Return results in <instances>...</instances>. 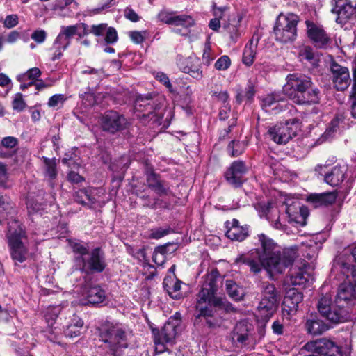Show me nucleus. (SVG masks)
<instances>
[{"mask_svg": "<svg viewBox=\"0 0 356 356\" xmlns=\"http://www.w3.org/2000/svg\"><path fill=\"white\" fill-rule=\"evenodd\" d=\"M257 239L258 247L238 255L234 260V264H245L254 274L259 273L264 268L273 275L284 273L297 256L296 250L281 249L264 234H258Z\"/></svg>", "mask_w": 356, "mask_h": 356, "instance_id": "f257e3e1", "label": "nucleus"}, {"mask_svg": "<svg viewBox=\"0 0 356 356\" xmlns=\"http://www.w3.org/2000/svg\"><path fill=\"white\" fill-rule=\"evenodd\" d=\"M341 272L346 280L339 286L335 302H332L330 294L326 293L320 298L317 305L319 313L333 323L346 320V309L340 302L356 298V268H350L343 264L341 266Z\"/></svg>", "mask_w": 356, "mask_h": 356, "instance_id": "f03ea898", "label": "nucleus"}, {"mask_svg": "<svg viewBox=\"0 0 356 356\" xmlns=\"http://www.w3.org/2000/svg\"><path fill=\"white\" fill-rule=\"evenodd\" d=\"M98 336L109 356H124L130 344L131 332L122 323L106 321L98 328Z\"/></svg>", "mask_w": 356, "mask_h": 356, "instance_id": "7ed1b4c3", "label": "nucleus"}, {"mask_svg": "<svg viewBox=\"0 0 356 356\" xmlns=\"http://www.w3.org/2000/svg\"><path fill=\"white\" fill-rule=\"evenodd\" d=\"M284 94L297 104H312L319 102V90L312 88L310 77L298 73L289 74L283 87Z\"/></svg>", "mask_w": 356, "mask_h": 356, "instance_id": "20e7f679", "label": "nucleus"}, {"mask_svg": "<svg viewBox=\"0 0 356 356\" xmlns=\"http://www.w3.org/2000/svg\"><path fill=\"white\" fill-rule=\"evenodd\" d=\"M217 290L216 280L213 277L208 278L203 284L196 303L200 316L213 317L218 310L227 311L230 309L231 305L225 298L215 296Z\"/></svg>", "mask_w": 356, "mask_h": 356, "instance_id": "39448f33", "label": "nucleus"}, {"mask_svg": "<svg viewBox=\"0 0 356 356\" xmlns=\"http://www.w3.org/2000/svg\"><path fill=\"white\" fill-rule=\"evenodd\" d=\"M6 236L12 259L19 263L26 261L31 254L25 229L19 221L13 219L8 222Z\"/></svg>", "mask_w": 356, "mask_h": 356, "instance_id": "423d86ee", "label": "nucleus"}, {"mask_svg": "<svg viewBox=\"0 0 356 356\" xmlns=\"http://www.w3.org/2000/svg\"><path fill=\"white\" fill-rule=\"evenodd\" d=\"M298 16L293 13L280 14L276 19L273 32L276 40L287 43L296 38Z\"/></svg>", "mask_w": 356, "mask_h": 356, "instance_id": "0eeeda50", "label": "nucleus"}, {"mask_svg": "<svg viewBox=\"0 0 356 356\" xmlns=\"http://www.w3.org/2000/svg\"><path fill=\"white\" fill-rule=\"evenodd\" d=\"M261 300L258 306L259 316L263 321H268L278 306V292L274 284L263 282L261 285Z\"/></svg>", "mask_w": 356, "mask_h": 356, "instance_id": "6e6552de", "label": "nucleus"}, {"mask_svg": "<svg viewBox=\"0 0 356 356\" xmlns=\"http://www.w3.org/2000/svg\"><path fill=\"white\" fill-rule=\"evenodd\" d=\"M331 161H327L324 164H318L315 167V172L323 177L324 181L332 186H340L347 178L348 166L337 164L330 168Z\"/></svg>", "mask_w": 356, "mask_h": 356, "instance_id": "1a4fd4ad", "label": "nucleus"}, {"mask_svg": "<svg viewBox=\"0 0 356 356\" xmlns=\"http://www.w3.org/2000/svg\"><path fill=\"white\" fill-rule=\"evenodd\" d=\"M75 262L86 274L102 273L106 266L104 254L99 248L93 249L86 257H75Z\"/></svg>", "mask_w": 356, "mask_h": 356, "instance_id": "9d476101", "label": "nucleus"}, {"mask_svg": "<svg viewBox=\"0 0 356 356\" xmlns=\"http://www.w3.org/2000/svg\"><path fill=\"white\" fill-rule=\"evenodd\" d=\"M314 266L305 261L296 265L290 270L289 282L295 286L306 287L313 280Z\"/></svg>", "mask_w": 356, "mask_h": 356, "instance_id": "9b49d317", "label": "nucleus"}, {"mask_svg": "<svg viewBox=\"0 0 356 356\" xmlns=\"http://www.w3.org/2000/svg\"><path fill=\"white\" fill-rule=\"evenodd\" d=\"M304 348L316 353L315 356H341V349L333 341L325 338L307 342Z\"/></svg>", "mask_w": 356, "mask_h": 356, "instance_id": "f8f14e48", "label": "nucleus"}, {"mask_svg": "<svg viewBox=\"0 0 356 356\" xmlns=\"http://www.w3.org/2000/svg\"><path fill=\"white\" fill-rule=\"evenodd\" d=\"M303 294L296 289H289L284 296L282 305V315L287 320L294 316L298 311V305L302 301Z\"/></svg>", "mask_w": 356, "mask_h": 356, "instance_id": "ddd939ff", "label": "nucleus"}, {"mask_svg": "<svg viewBox=\"0 0 356 356\" xmlns=\"http://www.w3.org/2000/svg\"><path fill=\"white\" fill-rule=\"evenodd\" d=\"M127 120L116 111H109L102 118L103 129L114 134L127 128Z\"/></svg>", "mask_w": 356, "mask_h": 356, "instance_id": "4468645a", "label": "nucleus"}, {"mask_svg": "<svg viewBox=\"0 0 356 356\" xmlns=\"http://www.w3.org/2000/svg\"><path fill=\"white\" fill-rule=\"evenodd\" d=\"M177 65L181 72L188 74L193 79L200 80L203 77L200 62L197 58L178 56Z\"/></svg>", "mask_w": 356, "mask_h": 356, "instance_id": "2eb2a0df", "label": "nucleus"}, {"mask_svg": "<svg viewBox=\"0 0 356 356\" xmlns=\"http://www.w3.org/2000/svg\"><path fill=\"white\" fill-rule=\"evenodd\" d=\"M268 137L277 144H286L293 136L296 131L289 126V124H278L270 127L267 131Z\"/></svg>", "mask_w": 356, "mask_h": 356, "instance_id": "dca6fc26", "label": "nucleus"}, {"mask_svg": "<svg viewBox=\"0 0 356 356\" xmlns=\"http://www.w3.org/2000/svg\"><path fill=\"white\" fill-rule=\"evenodd\" d=\"M177 325L178 323H175L174 320H169L161 330L156 328L152 329L155 344L156 346H163L165 343L172 342L177 332Z\"/></svg>", "mask_w": 356, "mask_h": 356, "instance_id": "f3484780", "label": "nucleus"}, {"mask_svg": "<svg viewBox=\"0 0 356 356\" xmlns=\"http://www.w3.org/2000/svg\"><path fill=\"white\" fill-rule=\"evenodd\" d=\"M254 326L248 321H241L236 323L232 332L234 341L245 345L254 339Z\"/></svg>", "mask_w": 356, "mask_h": 356, "instance_id": "a211bd4d", "label": "nucleus"}, {"mask_svg": "<svg viewBox=\"0 0 356 356\" xmlns=\"http://www.w3.org/2000/svg\"><path fill=\"white\" fill-rule=\"evenodd\" d=\"M88 26L84 23L76 24L74 25L61 26V30L56 39L63 45L69 46L70 38L74 35L83 38L88 34Z\"/></svg>", "mask_w": 356, "mask_h": 356, "instance_id": "6ab92c4d", "label": "nucleus"}, {"mask_svg": "<svg viewBox=\"0 0 356 356\" xmlns=\"http://www.w3.org/2000/svg\"><path fill=\"white\" fill-rule=\"evenodd\" d=\"M248 171L245 163L242 161H234L225 172L227 182L234 187H239L243 181V176Z\"/></svg>", "mask_w": 356, "mask_h": 356, "instance_id": "aec40b11", "label": "nucleus"}, {"mask_svg": "<svg viewBox=\"0 0 356 356\" xmlns=\"http://www.w3.org/2000/svg\"><path fill=\"white\" fill-rule=\"evenodd\" d=\"M331 72L334 87L338 90L346 89L350 83L348 69L333 62L331 65Z\"/></svg>", "mask_w": 356, "mask_h": 356, "instance_id": "412c9836", "label": "nucleus"}, {"mask_svg": "<svg viewBox=\"0 0 356 356\" xmlns=\"http://www.w3.org/2000/svg\"><path fill=\"white\" fill-rule=\"evenodd\" d=\"M334 6L332 12L337 15V22L345 23L355 13L356 8L350 0H334Z\"/></svg>", "mask_w": 356, "mask_h": 356, "instance_id": "4be33fe9", "label": "nucleus"}, {"mask_svg": "<svg viewBox=\"0 0 356 356\" xmlns=\"http://www.w3.org/2000/svg\"><path fill=\"white\" fill-rule=\"evenodd\" d=\"M305 328L309 334L317 336L329 330L330 326L316 313H311L305 318Z\"/></svg>", "mask_w": 356, "mask_h": 356, "instance_id": "5701e85b", "label": "nucleus"}, {"mask_svg": "<svg viewBox=\"0 0 356 356\" xmlns=\"http://www.w3.org/2000/svg\"><path fill=\"white\" fill-rule=\"evenodd\" d=\"M227 230L226 236L232 241H242L249 235V229L247 225L240 226L236 219L225 222Z\"/></svg>", "mask_w": 356, "mask_h": 356, "instance_id": "b1692460", "label": "nucleus"}, {"mask_svg": "<svg viewBox=\"0 0 356 356\" xmlns=\"http://www.w3.org/2000/svg\"><path fill=\"white\" fill-rule=\"evenodd\" d=\"M195 25V20L192 15L177 13L172 26L173 31L181 35L186 36L191 31V29Z\"/></svg>", "mask_w": 356, "mask_h": 356, "instance_id": "393cba45", "label": "nucleus"}, {"mask_svg": "<svg viewBox=\"0 0 356 356\" xmlns=\"http://www.w3.org/2000/svg\"><path fill=\"white\" fill-rule=\"evenodd\" d=\"M82 293L87 303L99 304L106 298L105 291L98 285L86 284L82 288Z\"/></svg>", "mask_w": 356, "mask_h": 356, "instance_id": "a878e982", "label": "nucleus"}, {"mask_svg": "<svg viewBox=\"0 0 356 356\" xmlns=\"http://www.w3.org/2000/svg\"><path fill=\"white\" fill-rule=\"evenodd\" d=\"M336 192L312 193L307 197V202L313 207H327L334 204L337 200Z\"/></svg>", "mask_w": 356, "mask_h": 356, "instance_id": "bb28decb", "label": "nucleus"}, {"mask_svg": "<svg viewBox=\"0 0 356 356\" xmlns=\"http://www.w3.org/2000/svg\"><path fill=\"white\" fill-rule=\"evenodd\" d=\"M307 25L308 36L316 46L322 47L327 44L329 38L321 28L318 27L309 22H307Z\"/></svg>", "mask_w": 356, "mask_h": 356, "instance_id": "cd10ccee", "label": "nucleus"}, {"mask_svg": "<svg viewBox=\"0 0 356 356\" xmlns=\"http://www.w3.org/2000/svg\"><path fill=\"white\" fill-rule=\"evenodd\" d=\"M259 41V35H254L245 45L243 53V63L245 65L250 66L253 64Z\"/></svg>", "mask_w": 356, "mask_h": 356, "instance_id": "c85d7f7f", "label": "nucleus"}, {"mask_svg": "<svg viewBox=\"0 0 356 356\" xmlns=\"http://www.w3.org/2000/svg\"><path fill=\"white\" fill-rule=\"evenodd\" d=\"M134 108L137 112L144 113L143 114V116L152 118L151 115H155L153 102L147 97H139L137 98Z\"/></svg>", "mask_w": 356, "mask_h": 356, "instance_id": "c756f323", "label": "nucleus"}, {"mask_svg": "<svg viewBox=\"0 0 356 356\" xmlns=\"http://www.w3.org/2000/svg\"><path fill=\"white\" fill-rule=\"evenodd\" d=\"M344 115L342 113L337 114L330 122L329 126L326 129L325 133L320 138L321 142L328 140L334 134L339 130L340 127L344 122Z\"/></svg>", "mask_w": 356, "mask_h": 356, "instance_id": "7c9ffc66", "label": "nucleus"}, {"mask_svg": "<svg viewBox=\"0 0 356 356\" xmlns=\"http://www.w3.org/2000/svg\"><path fill=\"white\" fill-rule=\"evenodd\" d=\"M44 193H40L38 195L29 194L26 199V205L30 213L39 212L43 209L44 202H42Z\"/></svg>", "mask_w": 356, "mask_h": 356, "instance_id": "2f4dec72", "label": "nucleus"}, {"mask_svg": "<svg viewBox=\"0 0 356 356\" xmlns=\"http://www.w3.org/2000/svg\"><path fill=\"white\" fill-rule=\"evenodd\" d=\"M284 100L282 95L278 92H273L270 94L265 95L260 97V104L261 108L266 111H269V109L279 102Z\"/></svg>", "mask_w": 356, "mask_h": 356, "instance_id": "473e14b6", "label": "nucleus"}, {"mask_svg": "<svg viewBox=\"0 0 356 356\" xmlns=\"http://www.w3.org/2000/svg\"><path fill=\"white\" fill-rule=\"evenodd\" d=\"M225 287L227 294L233 300L238 301L243 298L245 294L243 289L238 286L234 281L227 280Z\"/></svg>", "mask_w": 356, "mask_h": 356, "instance_id": "72a5a7b5", "label": "nucleus"}, {"mask_svg": "<svg viewBox=\"0 0 356 356\" xmlns=\"http://www.w3.org/2000/svg\"><path fill=\"white\" fill-rule=\"evenodd\" d=\"M300 60H306L313 66H317L320 60V56L317 52L314 51L312 48L305 47L299 51Z\"/></svg>", "mask_w": 356, "mask_h": 356, "instance_id": "f704fd0d", "label": "nucleus"}, {"mask_svg": "<svg viewBox=\"0 0 356 356\" xmlns=\"http://www.w3.org/2000/svg\"><path fill=\"white\" fill-rule=\"evenodd\" d=\"M167 279L164 280L163 286L165 289L168 291V294L173 299H179L181 298L182 294L181 293V286L182 282L179 280H176L172 284L168 283Z\"/></svg>", "mask_w": 356, "mask_h": 356, "instance_id": "c9c22d12", "label": "nucleus"}, {"mask_svg": "<svg viewBox=\"0 0 356 356\" xmlns=\"http://www.w3.org/2000/svg\"><path fill=\"white\" fill-rule=\"evenodd\" d=\"M92 189H80L76 192L75 200L77 202L81 204H86V202L94 204L96 202V199L92 195Z\"/></svg>", "mask_w": 356, "mask_h": 356, "instance_id": "e433bc0d", "label": "nucleus"}, {"mask_svg": "<svg viewBox=\"0 0 356 356\" xmlns=\"http://www.w3.org/2000/svg\"><path fill=\"white\" fill-rule=\"evenodd\" d=\"M44 176L51 181L54 180L57 176L56 159L44 158Z\"/></svg>", "mask_w": 356, "mask_h": 356, "instance_id": "4c0bfd02", "label": "nucleus"}, {"mask_svg": "<svg viewBox=\"0 0 356 356\" xmlns=\"http://www.w3.org/2000/svg\"><path fill=\"white\" fill-rule=\"evenodd\" d=\"M41 70L38 67H33L27 70L25 73L19 74L17 76V79L19 82H25L28 80L33 81L35 84V81L41 76Z\"/></svg>", "mask_w": 356, "mask_h": 356, "instance_id": "58836bf2", "label": "nucleus"}, {"mask_svg": "<svg viewBox=\"0 0 356 356\" xmlns=\"http://www.w3.org/2000/svg\"><path fill=\"white\" fill-rule=\"evenodd\" d=\"M62 309L58 306H49L44 312V317L49 325H53L58 314H61Z\"/></svg>", "mask_w": 356, "mask_h": 356, "instance_id": "ea45409f", "label": "nucleus"}, {"mask_svg": "<svg viewBox=\"0 0 356 356\" xmlns=\"http://www.w3.org/2000/svg\"><path fill=\"white\" fill-rule=\"evenodd\" d=\"M290 209H288L286 212L289 215V222H295L296 224H299L302 226L306 224V218L308 216V211L305 207H300L299 212L296 213V215L293 217L290 214Z\"/></svg>", "mask_w": 356, "mask_h": 356, "instance_id": "a19ab883", "label": "nucleus"}, {"mask_svg": "<svg viewBox=\"0 0 356 356\" xmlns=\"http://www.w3.org/2000/svg\"><path fill=\"white\" fill-rule=\"evenodd\" d=\"M167 252L166 245L156 247L152 255L154 262L158 266H162L165 261Z\"/></svg>", "mask_w": 356, "mask_h": 356, "instance_id": "79ce46f5", "label": "nucleus"}, {"mask_svg": "<svg viewBox=\"0 0 356 356\" xmlns=\"http://www.w3.org/2000/svg\"><path fill=\"white\" fill-rule=\"evenodd\" d=\"M69 245L74 253L79 254L76 257H86L90 253L88 248L81 242L70 240Z\"/></svg>", "mask_w": 356, "mask_h": 356, "instance_id": "37998d69", "label": "nucleus"}, {"mask_svg": "<svg viewBox=\"0 0 356 356\" xmlns=\"http://www.w3.org/2000/svg\"><path fill=\"white\" fill-rule=\"evenodd\" d=\"M177 13L176 11L163 9L159 13L157 17L160 22L172 26Z\"/></svg>", "mask_w": 356, "mask_h": 356, "instance_id": "c03bdc74", "label": "nucleus"}, {"mask_svg": "<svg viewBox=\"0 0 356 356\" xmlns=\"http://www.w3.org/2000/svg\"><path fill=\"white\" fill-rule=\"evenodd\" d=\"M239 21L236 24L228 23L223 26V29L225 33L229 35L230 40L233 42H236L239 37L238 31Z\"/></svg>", "mask_w": 356, "mask_h": 356, "instance_id": "a18cd8bd", "label": "nucleus"}, {"mask_svg": "<svg viewBox=\"0 0 356 356\" xmlns=\"http://www.w3.org/2000/svg\"><path fill=\"white\" fill-rule=\"evenodd\" d=\"M228 151L232 156H238L241 155L245 149V145L243 142L232 140L228 145Z\"/></svg>", "mask_w": 356, "mask_h": 356, "instance_id": "49530a36", "label": "nucleus"}, {"mask_svg": "<svg viewBox=\"0 0 356 356\" xmlns=\"http://www.w3.org/2000/svg\"><path fill=\"white\" fill-rule=\"evenodd\" d=\"M148 35L149 33L147 31H132L129 32L130 39L135 44H142Z\"/></svg>", "mask_w": 356, "mask_h": 356, "instance_id": "de8ad7c7", "label": "nucleus"}, {"mask_svg": "<svg viewBox=\"0 0 356 356\" xmlns=\"http://www.w3.org/2000/svg\"><path fill=\"white\" fill-rule=\"evenodd\" d=\"M68 47V46L63 45V43L58 42L57 39H55L53 44V48L54 49V52L52 55L51 60H56L60 59L62 56L63 51Z\"/></svg>", "mask_w": 356, "mask_h": 356, "instance_id": "09e8293b", "label": "nucleus"}, {"mask_svg": "<svg viewBox=\"0 0 356 356\" xmlns=\"http://www.w3.org/2000/svg\"><path fill=\"white\" fill-rule=\"evenodd\" d=\"M231 65V60L228 56L224 55L219 58L215 63L214 67L217 70H227Z\"/></svg>", "mask_w": 356, "mask_h": 356, "instance_id": "8fccbe9b", "label": "nucleus"}, {"mask_svg": "<svg viewBox=\"0 0 356 356\" xmlns=\"http://www.w3.org/2000/svg\"><path fill=\"white\" fill-rule=\"evenodd\" d=\"M316 245L315 247H312V244H309V247L312 248V254L310 253H308L307 255H306V257L309 259H313L314 257H316L317 254H318V249L321 248V245L322 244V243L323 241H325V238L323 239H321V235H317L314 238V241H313Z\"/></svg>", "mask_w": 356, "mask_h": 356, "instance_id": "3c124183", "label": "nucleus"}, {"mask_svg": "<svg viewBox=\"0 0 356 356\" xmlns=\"http://www.w3.org/2000/svg\"><path fill=\"white\" fill-rule=\"evenodd\" d=\"M0 186L3 188L9 186L7 165L2 162H0Z\"/></svg>", "mask_w": 356, "mask_h": 356, "instance_id": "603ef678", "label": "nucleus"}, {"mask_svg": "<svg viewBox=\"0 0 356 356\" xmlns=\"http://www.w3.org/2000/svg\"><path fill=\"white\" fill-rule=\"evenodd\" d=\"M106 35L104 41H100L101 42H105L106 44H114L118 40V33L116 30L113 27H109L106 29Z\"/></svg>", "mask_w": 356, "mask_h": 356, "instance_id": "864d4df0", "label": "nucleus"}, {"mask_svg": "<svg viewBox=\"0 0 356 356\" xmlns=\"http://www.w3.org/2000/svg\"><path fill=\"white\" fill-rule=\"evenodd\" d=\"M18 145V139L13 136H6L1 139V146L6 149H12Z\"/></svg>", "mask_w": 356, "mask_h": 356, "instance_id": "5fc2aeb1", "label": "nucleus"}, {"mask_svg": "<svg viewBox=\"0 0 356 356\" xmlns=\"http://www.w3.org/2000/svg\"><path fill=\"white\" fill-rule=\"evenodd\" d=\"M214 58L215 55L212 52L210 45L206 44L202 55L203 63L207 65H209Z\"/></svg>", "mask_w": 356, "mask_h": 356, "instance_id": "6e6d98bb", "label": "nucleus"}, {"mask_svg": "<svg viewBox=\"0 0 356 356\" xmlns=\"http://www.w3.org/2000/svg\"><path fill=\"white\" fill-rule=\"evenodd\" d=\"M155 78L159 82L163 83L170 92H173L172 85L170 81L168 75L162 72H157L155 75Z\"/></svg>", "mask_w": 356, "mask_h": 356, "instance_id": "4d7b16f0", "label": "nucleus"}, {"mask_svg": "<svg viewBox=\"0 0 356 356\" xmlns=\"http://www.w3.org/2000/svg\"><path fill=\"white\" fill-rule=\"evenodd\" d=\"M152 189L159 195H170L171 191L168 186H166L163 181L161 184L156 186H152Z\"/></svg>", "mask_w": 356, "mask_h": 356, "instance_id": "13d9d810", "label": "nucleus"}, {"mask_svg": "<svg viewBox=\"0 0 356 356\" xmlns=\"http://www.w3.org/2000/svg\"><path fill=\"white\" fill-rule=\"evenodd\" d=\"M170 233V229L169 228H155L152 229L151 230L149 238L153 239H159L166 235H168Z\"/></svg>", "mask_w": 356, "mask_h": 356, "instance_id": "bf43d9fd", "label": "nucleus"}, {"mask_svg": "<svg viewBox=\"0 0 356 356\" xmlns=\"http://www.w3.org/2000/svg\"><path fill=\"white\" fill-rule=\"evenodd\" d=\"M26 106V103L23 99L22 95L17 93L15 95L13 101V108L17 111H22Z\"/></svg>", "mask_w": 356, "mask_h": 356, "instance_id": "052dcab7", "label": "nucleus"}, {"mask_svg": "<svg viewBox=\"0 0 356 356\" xmlns=\"http://www.w3.org/2000/svg\"><path fill=\"white\" fill-rule=\"evenodd\" d=\"M54 10L55 11H58V15L63 17L72 16V12L67 8V6H65L63 3L55 5L54 6Z\"/></svg>", "mask_w": 356, "mask_h": 356, "instance_id": "680f3d73", "label": "nucleus"}, {"mask_svg": "<svg viewBox=\"0 0 356 356\" xmlns=\"http://www.w3.org/2000/svg\"><path fill=\"white\" fill-rule=\"evenodd\" d=\"M83 74L96 75L97 80L100 81L104 76V71L103 69H95L90 67H87L82 71Z\"/></svg>", "mask_w": 356, "mask_h": 356, "instance_id": "e2e57ef3", "label": "nucleus"}, {"mask_svg": "<svg viewBox=\"0 0 356 356\" xmlns=\"http://www.w3.org/2000/svg\"><path fill=\"white\" fill-rule=\"evenodd\" d=\"M32 40L38 43H42L47 38V33L44 30L38 29L33 32L31 35Z\"/></svg>", "mask_w": 356, "mask_h": 356, "instance_id": "0e129e2a", "label": "nucleus"}, {"mask_svg": "<svg viewBox=\"0 0 356 356\" xmlns=\"http://www.w3.org/2000/svg\"><path fill=\"white\" fill-rule=\"evenodd\" d=\"M124 15L126 19L132 22H137L140 19V17L131 7L124 9Z\"/></svg>", "mask_w": 356, "mask_h": 356, "instance_id": "69168bd1", "label": "nucleus"}, {"mask_svg": "<svg viewBox=\"0 0 356 356\" xmlns=\"http://www.w3.org/2000/svg\"><path fill=\"white\" fill-rule=\"evenodd\" d=\"M66 329L65 330V336L73 338L78 337L81 334V330L80 327H74L72 324H66L65 325Z\"/></svg>", "mask_w": 356, "mask_h": 356, "instance_id": "338daca9", "label": "nucleus"}, {"mask_svg": "<svg viewBox=\"0 0 356 356\" xmlns=\"http://www.w3.org/2000/svg\"><path fill=\"white\" fill-rule=\"evenodd\" d=\"M351 100V113L353 118H356V74H355V80L352 88Z\"/></svg>", "mask_w": 356, "mask_h": 356, "instance_id": "774afa93", "label": "nucleus"}]
</instances>
